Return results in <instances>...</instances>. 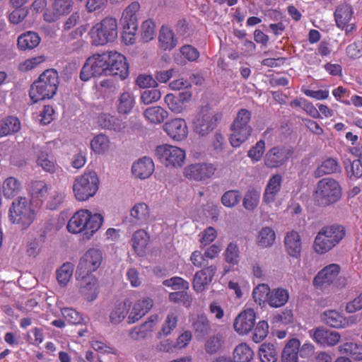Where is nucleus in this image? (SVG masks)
Listing matches in <instances>:
<instances>
[{
	"mask_svg": "<svg viewBox=\"0 0 362 362\" xmlns=\"http://www.w3.org/2000/svg\"><path fill=\"white\" fill-rule=\"evenodd\" d=\"M59 84L58 72L54 69H47L30 86L29 96L33 103L51 99L57 93Z\"/></svg>",
	"mask_w": 362,
	"mask_h": 362,
	"instance_id": "1",
	"label": "nucleus"
},
{
	"mask_svg": "<svg viewBox=\"0 0 362 362\" xmlns=\"http://www.w3.org/2000/svg\"><path fill=\"white\" fill-rule=\"evenodd\" d=\"M339 183L333 178L326 177L319 180L314 192L315 201L322 207L337 203L341 197Z\"/></svg>",
	"mask_w": 362,
	"mask_h": 362,
	"instance_id": "2",
	"label": "nucleus"
},
{
	"mask_svg": "<svg viewBox=\"0 0 362 362\" xmlns=\"http://www.w3.org/2000/svg\"><path fill=\"white\" fill-rule=\"evenodd\" d=\"M100 180L95 171H86L77 177L73 185L74 197L83 202L93 197L98 190Z\"/></svg>",
	"mask_w": 362,
	"mask_h": 362,
	"instance_id": "3",
	"label": "nucleus"
},
{
	"mask_svg": "<svg viewBox=\"0 0 362 362\" xmlns=\"http://www.w3.org/2000/svg\"><path fill=\"white\" fill-rule=\"evenodd\" d=\"M35 218V210L25 197H18L14 199L9 209L10 221L18 224L22 229H26Z\"/></svg>",
	"mask_w": 362,
	"mask_h": 362,
	"instance_id": "4",
	"label": "nucleus"
},
{
	"mask_svg": "<svg viewBox=\"0 0 362 362\" xmlns=\"http://www.w3.org/2000/svg\"><path fill=\"white\" fill-rule=\"evenodd\" d=\"M92 45H104L112 42L117 37V23L114 18H105L93 26L89 32Z\"/></svg>",
	"mask_w": 362,
	"mask_h": 362,
	"instance_id": "5",
	"label": "nucleus"
},
{
	"mask_svg": "<svg viewBox=\"0 0 362 362\" xmlns=\"http://www.w3.org/2000/svg\"><path fill=\"white\" fill-rule=\"evenodd\" d=\"M251 112L246 109H240L231 125L233 133L230 143L233 147H239L251 135L252 128L249 124Z\"/></svg>",
	"mask_w": 362,
	"mask_h": 362,
	"instance_id": "6",
	"label": "nucleus"
},
{
	"mask_svg": "<svg viewBox=\"0 0 362 362\" xmlns=\"http://www.w3.org/2000/svg\"><path fill=\"white\" fill-rule=\"evenodd\" d=\"M140 5L138 2H132L123 11L120 23L123 31L122 37L126 44L132 45L135 42V34L138 30V21L136 13L139 11Z\"/></svg>",
	"mask_w": 362,
	"mask_h": 362,
	"instance_id": "7",
	"label": "nucleus"
},
{
	"mask_svg": "<svg viewBox=\"0 0 362 362\" xmlns=\"http://www.w3.org/2000/svg\"><path fill=\"white\" fill-rule=\"evenodd\" d=\"M218 119L219 114L209 105L202 106L193 121L194 131L202 136H206L216 127Z\"/></svg>",
	"mask_w": 362,
	"mask_h": 362,
	"instance_id": "8",
	"label": "nucleus"
},
{
	"mask_svg": "<svg viewBox=\"0 0 362 362\" xmlns=\"http://www.w3.org/2000/svg\"><path fill=\"white\" fill-rule=\"evenodd\" d=\"M107 67L106 52L93 54L83 64L80 72V78L83 81H88L93 77L109 76Z\"/></svg>",
	"mask_w": 362,
	"mask_h": 362,
	"instance_id": "9",
	"label": "nucleus"
},
{
	"mask_svg": "<svg viewBox=\"0 0 362 362\" xmlns=\"http://www.w3.org/2000/svg\"><path fill=\"white\" fill-rule=\"evenodd\" d=\"M155 156L167 167H181L185 160L184 150L168 144L158 146L155 150Z\"/></svg>",
	"mask_w": 362,
	"mask_h": 362,
	"instance_id": "10",
	"label": "nucleus"
},
{
	"mask_svg": "<svg viewBox=\"0 0 362 362\" xmlns=\"http://www.w3.org/2000/svg\"><path fill=\"white\" fill-rule=\"evenodd\" d=\"M103 260V252L98 248H90L81 257L76 270L78 274H92L96 271Z\"/></svg>",
	"mask_w": 362,
	"mask_h": 362,
	"instance_id": "11",
	"label": "nucleus"
},
{
	"mask_svg": "<svg viewBox=\"0 0 362 362\" xmlns=\"http://www.w3.org/2000/svg\"><path fill=\"white\" fill-rule=\"evenodd\" d=\"M109 76H119L122 80L129 76V64L126 57L117 52H106Z\"/></svg>",
	"mask_w": 362,
	"mask_h": 362,
	"instance_id": "12",
	"label": "nucleus"
},
{
	"mask_svg": "<svg viewBox=\"0 0 362 362\" xmlns=\"http://www.w3.org/2000/svg\"><path fill=\"white\" fill-rule=\"evenodd\" d=\"M216 167L212 163H197L185 168V176L195 181H205L211 178L215 173Z\"/></svg>",
	"mask_w": 362,
	"mask_h": 362,
	"instance_id": "13",
	"label": "nucleus"
},
{
	"mask_svg": "<svg viewBox=\"0 0 362 362\" xmlns=\"http://www.w3.org/2000/svg\"><path fill=\"white\" fill-rule=\"evenodd\" d=\"M75 276L79 291L84 298L88 301L95 300L98 296V281L95 276L90 273L78 275L77 271Z\"/></svg>",
	"mask_w": 362,
	"mask_h": 362,
	"instance_id": "14",
	"label": "nucleus"
},
{
	"mask_svg": "<svg viewBox=\"0 0 362 362\" xmlns=\"http://www.w3.org/2000/svg\"><path fill=\"white\" fill-rule=\"evenodd\" d=\"M313 339L322 346H332L337 344L340 339V334L324 327H318L310 331Z\"/></svg>",
	"mask_w": 362,
	"mask_h": 362,
	"instance_id": "15",
	"label": "nucleus"
},
{
	"mask_svg": "<svg viewBox=\"0 0 362 362\" xmlns=\"http://www.w3.org/2000/svg\"><path fill=\"white\" fill-rule=\"evenodd\" d=\"M255 313L253 309H247L240 313L235 319L233 327L240 334H247L255 326Z\"/></svg>",
	"mask_w": 362,
	"mask_h": 362,
	"instance_id": "16",
	"label": "nucleus"
},
{
	"mask_svg": "<svg viewBox=\"0 0 362 362\" xmlns=\"http://www.w3.org/2000/svg\"><path fill=\"white\" fill-rule=\"evenodd\" d=\"M216 271V266L211 265L197 272L192 283L194 289L197 293L204 291L206 287L211 283Z\"/></svg>",
	"mask_w": 362,
	"mask_h": 362,
	"instance_id": "17",
	"label": "nucleus"
},
{
	"mask_svg": "<svg viewBox=\"0 0 362 362\" xmlns=\"http://www.w3.org/2000/svg\"><path fill=\"white\" fill-rule=\"evenodd\" d=\"M163 129L171 139L176 141H182L188 134L187 123L185 119L180 118L165 122Z\"/></svg>",
	"mask_w": 362,
	"mask_h": 362,
	"instance_id": "18",
	"label": "nucleus"
},
{
	"mask_svg": "<svg viewBox=\"0 0 362 362\" xmlns=\"http://www.w3.org/2000/svg\"><path fill=\"white\" fill-rule=\"evenodd\" d=\"M292 151L284 147H274L265 156L264 164L268 168H277L284 165Z\"/></svg>",
	"mask_w": 362,
	"mask_h": 362,
	"instance_id": "19",
	"label": "nucleus"
},
{
	"mask_svg": "<svg viewBox=\"0 0 362 362\" xmlns=\"http://www.w3.org/2000/svg\"><path fill=\"white\" fill-rule=\"evenodd\" d=\"M339 273L337 264H329L320 270L313 279V285L316 288H322L334 282Z\"/></svg>",
	"mask_w": 362,
	"mask_h": 362,
	"instance_id": "20",
	"label": "nucleus"
},
{
	"mask_svg": "<svg viewBox=\"0 0 362 362\" xmlns=\"http://www.w3.org/2000/svg\"><path fill=\"white\" fill-rule=\"evenodd\" d=\"M154 171V164L151 158L144 157L134 163L132 168V174L140 179L149 177Z\"/></svg>",
	"mask_w": 362,
	"mask_h": 362,
	"instance_id": "21",
	"label": "nucleus"
},
{
	"mask_svg": "<svg viewBox=\"0 0 362 362\" xmlns=\"http://www.w3.org/2000/svg\"><path fill=\"white\" fill-rule=\"evenodd\" d=\"M341 170V166L337 158L332 157L325 159L321 165H320L316 170L313 172V176L315 178H319L325 175H331L334 173H340Z\"/></svg>",
	"mask_w": 362,
	"mask_h": 362,
	"instance_id": "22",
	"label": "nucleus"
},
{
	"mask_svg": "<svg viewBox=\"0 0 362 362\" xmlns=\"http://www.w3.org/2000/svg\"><path fill=\"white\" fill-rule=\"evenodd\" d=\"M88 216V210L81 209L76 212L69 219L66 228L72 233H79L84 232L85 223Z\"/></svg>",
	"mask_w": 362,
	"mask_h": 362,
	"instance_id": "23",
	"label": "nucleus"
},
{
	"mask_svg": "<svg viewBox=\"0 0 362 362\" xmlns=\"http://www.w3.org/2000/svg\"><path fill=\"white\" fill-rule=\"evenodd\" d=\"M354 14V10L351 5L341 4L339 5L334 13L336 24L339 28H344L350 22Z\"/></svg>",
	"mask_w": 362,
	"mask_h": 362,
	"instance_id": "24",
	"label": "nucleus"
},
{
	"mask_svg": "<svg viewBox=\"0 0 362 362\" xmlns=\"http://www.w3.org/2000/svg\"><path fill=\"white\" fill-rule=\"evenodd\" d=\"M284 244L288 254L293 257H298L301 252V240L296 231L288 233L285 237Z\"/></svg>",
	"mask_w": 362,
	"mask_h": 362,
	"instance_id": "25",
	"label": "nucleus"
},
{
	"mask_svg": "<svg viewBox=\"0 0 362 362\" xmlns=\"http://www.w3.org/2000/svg\"><path fill=\"white\" fill-rule=\"evenodd\" d=\"M152 300L149 298L138 300L133 306L128 317V323H134L139 320L152 308Z\"/></svg>",
	"mask_w": 362,
	"mask_h": 362,
	"instance_id": "26",
	"label": "nucleus"
},
{
	"mask_svg": "<svg viewBox=\"0 0 362 362\" xmlns=\"http://www.w3.org/2000/svg\"><path fill=\"white\" fill-rule=\"evenodd\" d=\"M196 339L203 340L211 332V322L205 315H199L192 323Z\"/></svg>",
	"mask_w": 362,
	"mask_h": 362,
	"instance_id": "27",
	"label": "nucleus"
},
{
	"mask_svg": "<svg viewBox=\"0 0 362 362\" xmlns=\"http://www.w3.org/2000/svg\"><path fill=\"white\" fill-rule=\"evenodd\" d=\"M130 216L134 223H147L150 218V211L148 205L144 202L136 204L130 211Z\"/></svg>",
	"mask_w": 362,
	"mask_h": 362,
	"instance_id": "28",
	"label": "nucleus"
},
{
	"mask_svg": "<svg viewBox=\"0 0 362 362\" xmlns=\"http://www.w3.org/2000/svg\"><path fill=\"white\" fill-rule=\"evenodd\" d=\"M320 320L325 325L334 328L343 327L346 324L345 318L335 310L324 311L320 315Z\"/></svg>",
	"mask_w": 362,
	"mask_h": 362,
	"instance_id": "29",
	"label": "nucleus"
},
{
	"mask_svg": "<svg viewBox=\"0 0 362 362\" xmlns=\"http://www.w3.org/2000/svg\"><path fill=\"white\" fill-rule=\"evenodd\" d=\"M40 42V37L37 33L28 31L18 37L17 46L20 50H30L36 47Z\"/></svg>",
	"mask_w": 362,
	"mask_h": 362,
	"instance_id": "30",
	"label": "nucleus"
},
{
	"mask_svg": "<svg viewBox=\"0 0 362 362\" xmlns=\"http://www.w3.org/2000/svg\"><path fill=\"white\" fill-rule=\"evenodd\" d=\"M300 341L298 339H290L281 352L282 362H298Z\"/></svg>",
	"mask_w": 362,
	"mask_h": 362,
	"instance_id": "31",
	"label": "nucleus"
},
{
	"mask_svg": "<svg viewBox=\"0 0 362 362\" xmlns=\"http://www.w3.org/2000/svg\"><path fill=\"white\" fill-rule=\"evenodd\" d=\"M281 176L279 174L274 175L269 179L263 197L266 203H271L274 201L276 195L281 189Z\"/></svg>",
	"mask_w": 362,
	"mask_h": 362,
	"instance_id": "32",
	"label": "nucleus"
},
{
	"mask_svg": "<svg viewBox=\"0 0 362 362\" xmlns=\"http://www.w3.org/2000/svg\"><path fill=\"white\" fill-rule=\"evenodd\" d=\"M21 127L18 117L8 116L0 120V136H5L18 132Z\"/></svg>",
	"mask_w": 362,
	"mask_h": 362,
	"instance_id": "33",
	"label": "nucleus"
},
{
	"mask_svg": "<svg viewBox=\"0 0 362 362\" xmlns=\"http://www.w3.org/2000/svg\"><path fill=\"white\" fill-rule=\"evenodd\" d=\"M130 306L131 302L129 300L116 303L110 314V322L115 325L120 323L127 315Z\"/></svg>",
	"mask_w": 362,
	"mask_h": 362,
	"instance_id": "34",
	"label": "nucleus"
},
{
	"mask_svg": "<svg viewBox=\"0 0 362 362\" xmlns=\"http://www.w3.org/2000/svg\"><path fill=\"white\" fill-rule=\"evenodd\" d=\"M144 117L152 124H161L168 117V112L160 106L146 108L144 112Z\"/></svg>",
	"mask_w": 362,
	"mask_h": 362,
	"instance_id": "35",
	"label": "nucleus"
},
{
	"mask_svg": "<svg viewBox=\"0 0 362 362\" xmlns=\"http://www.w3.org/2000/svg\"><path fill=\"white\" fill-rule=\"evenodd\" d=\"M322 230L326 234L332 243L336 246L338 245L346 235V228L340 224H332L322 228Z\"/></svg>",
	"mask_w": 362,
	"mask_h": 362,
	"instance_id": "36",
	"label": "nucleus"
},
{
	"mask_svg": "<svg viewBox=\"0 0 362 362\" xmlns=\"http://www.w3.org/2000/svg\"><path fill=\"white\" fill-rule=\"evenodd\" d=\"M288 291L283 288H276L270 291L268 304L273 308L284 305L288 300Z\"/></svg>",
	"mask_w": 362,
	"mask_h": 362,
	"instance_id": "37",
	"label": "nucleus"
},
{
	"mask_svg": "<svg viewBox=\"0 0 362 362\" xmlns=\"http://www.w3.org/2000/svg\"><path fill=\"white\" fill-rule=\"evenodd\" d=\"M148 236L144 230H136L132 236V247L139 256L145 255V250L148 243Z\"/></svg>",
	"mask_w": 362,
	"mask_h": 362,
	"instance_id": "38",
	"label": "nucleus"
},
{
	"mask_svg": "<svg viewBox=\"0 0 362 362\" xmlns=\"http://www.w3.org/2000/svg\"><path fill=\"white\" fill-rule=\"evenodd\" d=\"M177 43L172 30L165 26H162L159 33L160 47L164 50L173 49Z\"/></svg>",
	"mask_w": 362,
	"mask_h": 362,
	"instance_id": "39",
	"label": "nucleus"
},
{
	"mask_svg": "<svg viewBox=\"0 0 362 362\" xmlns=\"http://www.w3.org/2000/svg\"><path fill=\"white\" fill-rule=\"evenodd\" d=\"M314 250L318 254H325L332 250L335 245L327 238L322 228L317 233L314 240Z\"/></svg>",
	"mask_w": 362,
	"mask_h": 362,
	"instance_id": "40",
	"label": "nucleus"
},
{
	"mask_svg": "<svg viewBox=\"0 0 362 362\" xmlns=\"http://www.w3.org/2000/svg\"><path fill=\"white\" fill-rule=\"evenodd\" d=\"M103 217L99 214H91L88 211V216L85 223L84 235L88 238L93 235L101 226Z\"/></svg>",
	"mask_w": 362,
	"mask_h": 362,
	"instance_id": "41",
	"label": "nucleus"
},
{
	"mask_svg": "<svg viewBox=\"0 0 362 362\" xmlns=\"http://www.w3.org/2000/svg\"><path fill=\"white\" fill-rule=\"evenodd\" d=\"M98 122L103 128L120 131L124 128V124L117 118L107 113H102L99 115Z\"/></svg>",
	"mask_w": 362,
	"mask_h": 362,
	"instance_id": "42",
	"label": "nucleus"
},
{
	"mask_svg": "<svg viewBox=\"0 0 362 362\" xmlns=\"http://www.w3.org/2000/svg\"><path fill=\"white\" fill-rule=\"evenodd\" d=\"M135 104L134 96L129 92L120 94L117 101V110L119 114H129Z\"/></svg>",
	"mask_w": 362,
	"mask_h": 362,
	"instance_id": "43",
	"label": "nucleus"
},
{
	"mask_svg": "<svg viewBox=\"0 0 362 362\" xmlns=\"http://www.w3.org/2000/svg\"><path fill=\"white\" fill-rule=\"evenodd\" d=\"M259 357L261 362H276L278 353L274 345L271 343H263L259 349Z\"/></svg>",
	"mask_w": 362,
	"mask_h": 362,
	"instance_id": "44",
	"label": "nucleus"
},
{
	"mask_svg": "<svg viewBox=\"0 0 362 362\" xmlns=\"http://www.w3.org/2000/svg\"><path fill=\"white\" fill-rule=\"evenodd\" d=\"M224 344V339L221 334L209 337L204 343V350L206 354L214 355L222 349Z\"/></svg>",
	"mask_w": 362,
	"mask_h": 362,
	"instance_id": "45",
	"label": "nucleus"
},
{
	"mask_svg": "<svg viewBox=\"0 0 362 362\" xmlns=\"http://www.w3.org/2000/svg\"><path fill=\"white\" fill-rule=\"evenodd\" d=\"M254 356V352L245 343L238 345L233 351L234 362H249Z\"/></svg>",
	"mask_w": 362,
	"mask_h": 362,
	"instance_id": "46",
	"label": "nucleus"
},
{
	"mask_svg": "<svg viewBox=\"0 0 362 362\" xmlns=\"http://www.w3.org/2000/svg\"><path fill=\"white\" fill-rule=\"evenodd\" d=\"M29 193L33 199L42 200L47 194V185L42 180L33 181L29 185Z\"/></svg>",
	"mask_w": 362,
	"mask_h": 362,
	"instance_id": "47",
	"label": "nucleus"
},
{
	"mask_svg": "<svg viewBox=\"0 0 362 362\" xmlns=\"http://www.w3.org/2000/svg\"><path fill=\"white\" fill-rule=\"evenodd\" d=\"M21 189V182L14 177L5 180L3 184V192L6 198H12L18 194Z\"/></svg>",
	"mask_w": 362,
	"mask_h": 362,
	"instance_id": "48",
	"label": "nucleus"
},
{
	"mask_svg": "<svg viewBox=\"0 0 362 362\" xmlns=\"http://www.w3.org/2000/svg\"><path fill=\"white\" fill-rule=\"evenodd\" d=\"M241 198L242 195L239 190L230 189L223 193L221 202L226 207L233 208L240 203Z\"/></svg>",
	"mask_w": 362,
	"mask_h": 362,
	"instance_id": "49",
	"label": "nucleus"
},
{
	"mask_svg": "<svg viewBox=\"0 0 362 362\" xmlns=\"http://www.w3.org/2000/svg\"><path fill=\"white\" fill-rule=\"evenodd\" d=\"M275 238V233L271 228H262L257 237L258 245L262 247H270L274 243Z\"/></svg>",
	"mask_w": 362,
	"mask_h": 362,
	"instance_id": "50",
	"label": "nucleus"
},
{
	"mask_svg": "<svg viewBox=\"0 0 362 362\" xmlns=\"http://www.w3.org/2000/svg\"><path fill=\"white\" fill-rule=\"evenodd\" d=\"M37 163L42 167V168L49 173H57L59 167L55 163L52 158H50L49 155L45 152H41L38 156Z\"/></svg>",
	"mask_w": 362,
	"mask_h": 362,
	"instance_id": "51",
	"label": "nucleus"
},
{
	"mask_svg": "<svg viewBox=\"0 0 362 362\" xmlns=\"http://www.w3.org/2000/svg\"><path fill=\"white\" fill-rule=\"evenodd\" d=\"M341 354H349L354 360H362V344L345 343L339 347Z\"/></svg>",
	"mask_w": 362,
	"mask_h": 362,
	"instance_id": "52",
	"label": "nucleus"
},
{
	"mask_svg": "<svg viewBox=\"0 0 362 362\" xmlns=\"http://www.w3.org/2000/svg\"><path fill=\"white\" fill-rule=\"evenodd\" d=\"M74 271V265L66 262L57 271V279L61 286H66L69 281Z\"/></svg>",
	"mask_w": 362,
	"mask_h": 362,
	"instance_id": "53",
	"label": "nucleus"
},
{
	"mask_svg": "<svg viewBox=\"0 0 362 362\" xmlns=\"http://www.w3.org/2000/svg\"><path fill=\"white\" fill-rule=\"evenodd\" d=\"M177 323V316L173 313H170L166 317L165 323L159 331L156 337L158 339H161L162 336H168L176 327Z\"/></svg>",
	"mask_w": 362,
	"mask_h": 362,
	"instance_id": "54",
	"label": "nucleus"
},
{
	"mask_svg": "<svg viewBox=\"0 0 362 362\" xmlns=\"http://www.w3.org/2000/svg\"><path fill=\"white\" fill-rule=\"evenodd\" d=\"M270 288L268 285L262 284L255 287L252 292L255 301L259 305L268 303L269 296L270 294Z\"/></svg>",
	"mask_w": 362,
	"mask_h": 362,
	"instance_id": "55",
	"label": "nucleus"
},
{
	"mask_svg": "<svg viewBox=\"0 0 362 362\" xmlns=\"http://www.w3.org/2000/svg\"><path fill=\"white\" fill-rule=\"evenodd\" d=\"M73 5V0H54L52 6L61 17L69 14L72 11Z\"/></svg>",
	"mask_w": 362,
	"mask_h": 362,
	"instance_id": "56",
	"label": "nucleus"
},
{
	"mask_svg": "<svg viewBox=\"0 0 362 362\" xmlns=\"http://www.w3.org/2000/svg\"><path fill=\"white\" fill-rule=\"evenodd\" d=\"M240 251L237 244L230 243L225 251V260L228 263L235 265L239 262Z\"/></svg>",
	"mask_w": 362,
	"mask_h": 362,
	"instance_id": "57",
	"label": "nucleus"
},
{
	"mask_svg": "<svg viewBox=\"0 0 362 362\" xmlns=\"http://www.w3.org/2000/svg\"><path fill=\"white\" fill-rule=\"evenodd\" d=\"M92 149L98 153H103L109 148V140L103 134H99L93 138L90 143Z\"/></svg>",
	"mask_w": 362,
	"mask_h": 362,
	"instance_id": "58",
	"label": "nucleus"
},
{
	"mask_svg": "<svg viewBox=\"0 0 362 362\" xmlns=\"http://www.w3.org/2000/svg\"><path fill=\"white\" fill-rule=\"evenodd\" d=\"M259 198V194L255 190L247 192L243 202L244 208L250 211L254 210L258 204Z\"/></svg>",
	"mask_w": 362,
	"mask_h": 362,
	"instance_id": "59",
	"label": "nucleus"
},
{
	"mask_svg": "<svg viewBox=\"0 0 362 362\" xmlns=\"http://www.w3.org/2000/svg\"><path fill=\"white\" fill-rule=\"evenodd\" d=\"M269 333V325L267 321L262 320L255 328L252 339L255 343L262 341Z\"/></svg>",
	"mask_w": 362,
	"mask_h": 362,
	"instance_id": "60",
	"label": "nucleus"
},
{
	"mask_svg": "<svg viewBox=\"0 0 362 362\" xmlns=\"http://www.w3.org/2000/svg\"><path fill=\"white\" fill-rule=\"evenodd\" d=\"M153 327L149 323L145 322L140 327H136L131 329L129 332L130 337L135 340L144 339L147 334L152 331Z\"/></svg>",
	"mask_w": 362,
	"mask_h": 362,
	"instance_id": "61",
	"label": "nucleus"
},
{
	"mask_svg": "<svg viewBox=\"0 0 362 362\" xmlns=\"http://www.w3.org/2000/svg\"><path fill=\"white\" fill-rule=\"evenodd\" d=\"M161 93L157 89H147L141 93L140 99L144 105L156 103L160 99Z\"/></svg>",
	"mask_w": 362,
	"mask_h": 362,
	"instance_id": "62",
	"label": "nucleus"
},
{
	"mask_svg": "<svg viewBox=\"0 0 362 362\" xmlns=\"http://www.w3.org/2000/svg\"><path fill=\"white\" fill-rule=\"evenodd\" d=\"M169 300L175 303H182L184 306L190 305L192 298L185 291L172 292L169 294Z\"/></svg>",
	"mask_w": 362,
	"mask_h": 362,
	"instance_id": "63",
	"label": "nucleus"
},
{
	"mask_svg": "<svg viewBox=\"0 0 362 362\" xmlns=\"http://www.w3.org/2000/svg\"><path fill=\"white\" fill-rule=\"evenodd\" d=\"M344 165H346L347 173H351V176H354L357 178L362 176V163L360 159H356L352 162L351 160L347 159L344 161Z\"/></svg>",
	"mask_w": 362,
	"mask_h": 362,
	"instance_id": "64",
	"label": "nucleus"
}]
</instances>
